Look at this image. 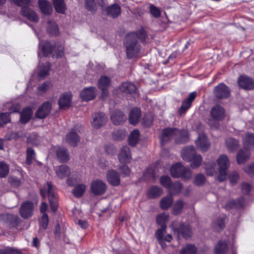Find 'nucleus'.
<instances>
[{
  "instance_id": "5701e85b",
  "label": "nucleus",
  "mask_w": 254,
  "mask_h": 254,
  "mask_svg": "<svg viewBox=\"0 0 254 254\" xmlns=\"http://www.w3.org/2000/svg\"><path fill=\"white\" fill-rule=\"evenodd\" d=\"M119 161L122 163H127L131 160V154L129 148L127 146H124L121 150L118 156Z\"/></svg>"
},
{
  "instance_id": "c85d7f7f",
  "label": "nucleus",
  "mask_w": 254,
  "mask_h": 254,
  "mask_svg": "<svg viewBox=\"0 0 254 254\" xmlns=\"http://www.w3.org/2000/svg\"><path fill=\"white\" fill-rule=\"evenodd\" d=\"M39 6L41 12L45 14H51L53 12V8L51 3L47 0H39Z\"/></svg>"
},
{
  "instance_id": "6e6552de",
  "label": "nucleus",
  "mask_w": 254,
  "mask_h": 254,
  "mask_svg": "<svg viewBox=\"0 0 254 254\" xmlns=\"http://www.w3.org/2000/svg\"><path fill=\"white\" fill-rule=\"evenodd\" d=\"M5 110H8L9 113L6 112L0 114V126H2L10 121L9 113L18 112L20 110V105L18 104H14L11 102L7 103L4 105Z\"/></svg>"
},
{
  "instance_id": "e433bc0d",
  "label": "nucleus",
  "mask_w": 254,
  "mask_h": 254,
  "mask_svg": "<svg viewBox=\"0 0 254 254\" xmlns=\"http://www.w3.org/2000/svg\"><path fill=\"white\" fill-rule=\"evenodd\" d=\"M51 68L50 63L47 62L45 65L40 64L38 67V75L40 77H44L48 75Z\"/></svg>"
},
{
  "instance_id": "412c9836",
  "label": "nucleus",
  "mask_w": 254,
  "mask_h": 254,
  "mask_svg": "<svg viewBox=\"0 0 254 254\" xmlns=\"http://www.w3.org/2000/svg\"><path fill=\"white\" fill-rule=\"evenodd\" d=\"M71 95L70 93H64L60 96L58 104L60 109H65L70 106Z\"/></svg>"
},
{
  "instance_id": "c03bdc74",
  "label": "nucleus",
  "mask_w": 254,
  "mask_h": 254,
  "mask_svg": "<svg viewBox=\"0 0 254 254\" xmlns=\"http://www.w3.org/2000/svg\"><path fill=\"white\" fill-rule=\"evenodd\" d=\"M184 205V202L182 200H177L174 204L172 209V213L175 215L180 214L182 211Z\"/></svg>"
},
{
  "instance_id": "bf43d9fd",
  "label": "nucleus",
  "mask_w": 254,
  "mask_h": 254,
  "mask_svg": "<svg viewBox=\"0 0 254 254\" xmlns=\"http://www.w3.org/2000/svg\"><path fill=\"white\" fill-rule=\"evenodd\" d=\"M49 218L48 215L44 213L40 220V227L45 230L47 229L48 225Z\"/></svg>"
},
{
  "instance_id": "c9c22d12",
  "label": "nucleus",
  "mask_w": 254,
  "mask_h": 254,
  "mask_svg": "<svg viewBox=\"0 0 254 254\" xmlns=\"http://www.w3.org/2000/svg\"><path fill=\"white\" fill-rule=\"evenodd\" d=\"M163 192L162 189L157 186H153L150 188L147 192V196L149 198H155L159 197Z\"/></svg>"
},
{
  "instance_id": "cd10ccee",
  "label": "nucleus",
  "mask_w": 254,
  "mask_h": 254,
  "mask_svg": "<svg viewBox=\"0 0 254 254\" xmlns=\"http://www.w3.org/2000/svg\"><path fill=\"white\" fill-rule=\"evenodd\" d=\"M120 90L127 94H134L137 95V89L135 86L130 82H125L120 86Z\"/></svg>"
},
{
  "instance_id": "ddd939ff",
  "label": "nucleus",
  "mask_w": 254,
  "mask_h": 254,
  "mask_svg": "<svg viewBox=\"0 0 254 254\" xmlns=\"http://www.w3.org/2000/svg\"><path fill=\"white\" fill-rule=\"evenodd\" d=\"M80 97L83 101H88L93 99L96 95L95 87H89L84 88L80 92Z\"/></svg>"
},
{
  "instance_id": "1a4fd4ad",
  "label": "nucleus",
  "mask_w": 254,
  "mask_h": 254,
  "mask_svg": "<svg viewBox=\"0 0 254 254\" xmlns=\"http://www.w3.org/2000/svg\"><path fill=\"white\" fill-rule=\"evenodd\" d=\"M195 145L198 149L203 152L207 151L210 147V143L205 134H200L195 140Z\"/></svg>"
},
{
  "instance_id": "aec40b11",
  "label": "nucleus",
  "mask_w": 254,
  "mask_h": 254,
  "mask_svg": "<svg viewBox=\"0 0 254 254\" xmlns=\"http://www.w3.org/2000/svg\"><path fill=\"white\" fill-rule=\"evenodd\" d=\"M52 105L49 102H46L38 108L36 116L39 119H43L45 118L51 111Z\"/></svg>"
},
{
  "instance_id": "393cba45",
  "label": "nucleus",
  "mask_w": 254,
  "mask_h": 254,
  "mask_svg": "<svg viewBox=\"0 0 254 254\" xmlns=\"http://www.w3.org/2000/svg\"><path fill=\"white\" fill-rule=\"evenodd\" d=\"M111 119L115 125H120L127 120V117L120 111H115L111 116Z\"/></svg>"
},
{
  "instance_id": "f8f14e48",
  "label": "nucleus",
  "mask_w": 254,
  "mask_h": 254,
  "mask_svg": "<svg viewBox=\"0 0 254 254\" xmlns=\"http://www.w3.org/2000/svg\"><path fill=\"white\" fill-rule=\"evenodd\" d=\"M34 205L30 201H26L21 206L19 212L22 217L28 218L31 217L33 214Z\"/></svg>"
},
{
  "instance_id": "dca6fc26",
  "label": "nucleus",
  "mask_w": 254,
  "mask_h": 254,
  "mask_svg": "<svg viewBox=\"0 0 254 254\" xmlns=\"http://www.w3.org/2000/svg\"><path fill=\"white\" fill-rule=\"evenodd\" d=\"M196 93L192 92L190 93L188 97L184 100L182 103L181 107L180 109V113L184 114L190 108L192 102L196 97Z\"/></svg>"
},
{
  "instance_id": "69168bd1",
  "label": "nucleus",
  "mask_w": 254,
  "mask_h": 254,
  "mask_svg": "<svg viewBox=\"0 0 254 254\" xmlns=\"http://www.w3.org/2000/svg\"><path fill=\"white\" fill-rule=\"evenodd\" d=\"M230 183L232 185H235L239 179V176L236 172H232L229 176Z\"/></svg>"
},
{
  "instance_id": "09e8293b",
  "label": "nucleus",
  "mask_w": 254,
  "mask_h": 254,
  "mask_svg": "<svg viewBox=\"0 0 254 254\" xmlns=\"http://www.w3.org/2000/svg\"><path fill=\"white\" fill-rule=\"evenodd\" d=\"M204 164L207 175L212 176L215 172L214 162L213 161L205 162Z\"/></svg>"
},
{
  "instance_id": "4d7b16f0",
  "label": "nucleus",
  "mask_w": 254,
  "mask_h": 254,
  "mask_svg": "<svg viewBox=\"0 0 254 254\" xmlns=\"http://www.w3.org/2000/svg\"><path fill=\"white\" fill-rule=\"evenodd\" d=\"M97 3L94 0H85V5L87 10L93 11L95 10Z\"/></svg>"
},
{
  "instance_id": "6ab92c4d",
  "label": "nucleus",
  "mask_w": 254,
  "mask_h": 254,
  "mask_svg": "<svg viewBox=\"0 0 254 254\" xmlns=\"http://www.w3.org/2000/svg\"><path fill=\"white\" fill-rule=\"evenodd\" d=\"M110 83V79L107 76L101 77L98 80V87L103 91L102 97L104 99L108 95L107 89L108 88Z\"/></svg>"
},
{
  "instance_id": "5fc2aeb1",
  "label": "nucleus",
  "mask_w": 254,
  "mask_h": 254,
  "mask_svg": "<svg viewBox=\"0 0 254 254\" xmlns=\"http://www.w3.org/2000/svg\"><path fill=\"white\" fill-rule=\"evenodd\" d=\"M160 184L164 187L169 189V187L172 183L171 178L167 176H163L160 179Z\"/></svg>"
},
{
  "instance_id": "9b49d317",
  "label": "nucleus",
  "mask_w": 254,
  "mask_h": 254,
  "mask_svg": "<svg viewBox=\"0 0 254 254\" xmlns=\"http://www.w3.org/2000/svg\"><path fill=\"white\" fill-rule=\"evenodd\" d=\"M106 189V185L102 181L95 180L91 184V190L95 195H101L104 193Z\"/></svg>"
},
{
  "instance_id": "473e14b6",
  "label": "nucleus",
  "mask_w": 254,
  "mask_h": 254,
  "mask_svg": "<svg viewBox=\"0 0 254 254\" xmlns=\"http://www.w3.org/2000/svg\"><path fill=\"white\" fill-rule=\"evenodd\" d=\"M66 141L72 146H75L79 141V137L73 130H71L66 136Z\"/></svg>"
},
{
  "instance_id": "2eb2a0df",
  "label": "nucleus",
  "mask_w": 254,
  "mask_h": 254,
  "mask_svg": "<svg viewBox=\"0 0 254 254\" xmlns=\"http://www.w3.org/2000/svg\"><path fill=\"white\" fill-rule=\"evenodd\" d=\"M240 87L246 90H252L254 88V82L253 79L247 76H240L238 79Z\"/></svg>"
},
{
  "instance_id": "f03ea898",
  "label": "nucleus",
  "mask_w": 254,
  "mask_h": 254,
  "mask_svg": "<svg viewBox=\"0 0 254 254\" xmlns=\"http://www.w3.org/2000/svg\"><path fill=\"white\" fill-rule=\"evenodd\" d=\"M171 139H174L179 143L186 142L189 139L188 133L186 130L180 131L175 128H166L162 132L161 143L165 144Z\"/></svg>"
},
{
  "instance_id": "9d476101",
  "label": "nucleus",
  "mask_w": 254,
  "mask_h": 254,
  "mask_svg": "<svg viewBox=\"0 0 254 254\" xmlns=\"http://www.w3.org/2000/svg\"><path fill=\"white\" fill-rule=\"evenodd\" d=\"M214 94L217 98H226L230 96V91L226 85L223 83H220L214 88Z\"/></svg>"
},
{
  "instance_id": "a211bd4d",
  "label": "nucleus",
  "mask_w": 254,
  "mask_h": 254,
  "mask_svg": "<svg viewBox=\"0 0 254 254\" xmlns=\"http://www.w3.org/2000/svg\"><path fill=\"white\" fill-rule=\"evenodd\" d=\"M173 224L172 226L173 228V230L178 233L179 235H182V236L187 239L190 238L192 235V231L190 226L189 224H181L180 228L178 229H175L173 227Z\"/></svg>"
},
{
  "instance_id": "603ef678",
  "label": "nucleus",
  "mask_w": 254,
  "mask_h": 254,
  "mask_svg": "<svg viewBox=\"0 0 254 254\" xmlns=\"http://www.w3.org/2000/svg\"><path fill=\"white\" fill-rule=\"evenodd\" d=\"M35 156L34 150L32 148L28 147L27 149L26 163L28 165L31 164Z\"/></svg>"
},
{
  "instance_id": "338daca9",
  "label": "nucleus",
  "mask_w": 254,
  "mask_h": 254,
  "mask_svg": "<svg viewBox=\"0 0 254 254\" xmlns=\"http://www.w3.org/2000/svg\"><path fill=\"white\" fill-rule=\"evenodd\" d=\"M37 135L35 133H33L27 137V141L28 143H30L33 144H36L37 143Z\"/></svg>"
},
{
  "instance_id": "37998d69",
  "label": "nucleus",
  "mask_w": 254,
  "mask_h": 254,
  "mask_svg": "<svg viewBox=\"0 0 254 254\" xmlns=\"http://www.w3.org/2000/svg\"><path fill=\"white\" fill-rule=\"evenodd\" d=\"M139 136V132L137 129H134L130 134L128 137V143L132 146H134L137 143Z\"/></svg>"
},
{
  "instance_id": "49530a36",
  "label": "nucleus",
  "mask_w": 254,
  "mask_h": 254,
  "mask_svg": "<svg viewBox=\"0 0 254 254\" xmlns=\"http://www.w3.org/2000/svg\"><path fill=\"white\" fill-rule=\"evenodd\" d=\"M166 226H163L156 232V236L162 247H164V234L166 232Z\"/></svg>"
},
{
  "instance_id": "58836bf2",
  "label": "nucleus",
  "mask_w": 254,
  "mask_h": 254,
  "mask_svg": "<svg viewBox=\"0 0 254 254\" xmlns=\"http://www.w3.org/2000/svg\"><path fill=\"white\" fill-rule=\"evenodd\" d=\"M244 204V198L241 197L238 201L231 200L225 205V208L229 209L233 207L239 208L243 207Z\"/></svg>"
},
{
  "instance_id": "864d4df0",
  "label": "nucleus",
  "mask_w": 254,
  "mask_h": 254,
  "mask_svg": "<svg viewBox=\"0 0 254 254\" xmlns=\"http://www.w3.org/2000/svg\"><path fill=\"white\" fill-rule=\"evenodd\" d=\"M205 182V176L201 174H198L196 175L193 180V183L194 185L196 186H201Z\"/></svg>"
},
{
  "instance_id": "f704fd0d",
  "label": "nucleus",
  "mask_w": 254,
  "mask_h": 254,
  "mask_svg": "<svg viewBox=\"0 0 254 254\" xmlns=\"http://www.w3.org/2000/svg\"><path fill=\"white\" fill-rule=\"evenodd\" d=\"M53 4L56 11L59 13H64L66 7L64 0H53Z\"/></svg>"
},
{
  "instance_id": "7ed1b4c3",
  "label": "nucleus",
  "mask_w": 254,
  "mask_h": 254,
  "mask_svg": "<svg viewBox=\"0 0 254 254\" xmlns=\"http://www.w3.org/2000/svg\"><path fill=\"white\" fill-rule=\"evenodd\" d=\"M181 156L184 160L191 162L190 167L193 169L198 167L202 161L201 156L196 153L195 148L192 146L184 148Z\"/></svg>"
},
{
  "instance_id": "e2e57ef3",
  "label": "nucleus",
  "mask_w": 254,
  "mask_h": 254,
  "mask_svg": "<svg viewBox=\"0 0 254 254\" xmlns=\"http://www.w3.org/2000/svg\"><path fill=\"white\" fill-rule=\"evenodd\" d=\"M48 30L51 34H56L58 32V28L57 24L55 23H49Z\"/></svg>"
},
{
  "instance_id": "20e7f679",
  "label": "nucleus",
  "mask_w": 254,
  "mask_h": 254,
  "mask_svg": "<svg viewBox=\"0 0 254 254\" xmlns=\"http://www.w3.org/2000/svg\"><path fill=\"white\" fill-rule=\"evenodd\" d=\"M13 1L16 5L22 7L21 12L23 16L34 22H38L39 18L36 13L28 7L30 5V0H13Z\"/></svg>"
},
{
  "instance_id": "f257e3e1",
  "label": "nucleus",
  "mask_w": 254,
  "mask_h": 254,
  "mask_svg": "<svg viewBox=\"0 0 254 254\" xmlns=\"http://www.w3.org/2000/svg\"><path fill=\"white\" fill-rule=\"evenodd\" d=\"M146 34L145 30L141 28L137 32H131L127 34L125 40L126 47L127 56L128 59L136 57L140 50V46L137 42V39L142 42L145 41Z\"/></svg>"
},
{
  "instance_id": "a878e982",
  "label": "nucleus",
  "mask_w": 254,
  "mask_h": 254,
  "mask_svg": "<svg viewBox=\"0 0 254 254\" xmlns=\"http://www.w3.org/2000/svg\"><path fill=\"white\" fill-rule=\"evenodd\" d=\"M244 149L249 150L254 146V134L247 133L243 138Z\"/></svg>"
},
{
  "instance_id": "f3484780",
  "label": "nucleus",
  "mask_w": 254,
  "mask_h": 254,
  "mask_svg": "<svg viewBox=\"0 0 254 254\" xmlns=\"http://www.w3.org/2000/svg\"><path fill=\"white\" fill-rule=\"evenodd\" d=\"M106 178L108 182L112 186H117L120 184V176L115 170L108 171L106 175Z\"/></svg>"
},
{
  "instance_id": "4be33fe9",
  "label": "nucleus",
  "mask_w": 254,
  "mask_h": 254,
  "mask_svg": "<svg viewBox=\"0 0 254 254\" xmlns=\"http://www.w3.org/2000/svg\"><path fill=\"white\" fill-rule=\"evenodd\" d=\"M107 121V117L103 113L95 114L91 124L93 127L98 128L103 126Z\"/></svg>"
},
{
  "instance_id": "4c0bfd02",
  "label": "nucleus",
  "mask_w": 254,
  "mask_h": 254,
  "mask_svg": "<svg viewBox=\"0 0 254 254\" xmlns=\"http://www.w3.org/2000/svg\"><path fill=\"white\" fill-rule=\"evenodd\" d=\"M225 144L228 150L231 152L236 150L239 146L238 141L233 138H227L226 140Z\"/></svg>"
},
{
  "instance_id": "de8ad7c7",
  "label": "nucleus",
  "mask_w": 254,
  "mask_h": 254,
  "mask_svg": "<svg viewBox=\"0 0 254 254\" xmlns=\"http://www.w3.org/2000/svg\"><path fill=\"white\" fill-rule=\"evenodd\" d=\"M86 190V186L83 184L76 186L72 190V193L75 197H80L83 195Z\"/></svg>"
},
{
  "instance_id": "a19ab883",
  "label": "nucleus",
  "mask_w": 254,
  "mask_h": 254,
  "mask_svg": "<svg viewBox=\"0 0 254 254\" xmlns=\"http://www.w3.org/2000/svg\"><path fill=\"white\" fill-rule=\"evenodd\" d=\"M183 188V185L180 182L172 183L168 191L170 194H177L179 193Z\"/></svg>"
},
{
  "instance_id": "39448f33",
  "label": "nucleus",
  "mask_w": 254,
  "mask_h": 254,
  "mask_svg": "<svg viewBox=\"0 0 254 254\" xmlns=\"http://www.w3.org/2000/svg\"><path fill=\"white\" fill-rule=\"evenodd\" d=\"M41 195L45 197L47 193L49 196L51 208L54 212L57 211L58 208V198L57 194L54 191V187L50 183H47L44 187L41 189Z\"/></svg>"
},
{
  "instance_id": "7c9ffc66",
  "label": "nucleus",
  "mask_w": 254,
  "mask_h": 254,
  "mask_svg": "<svg viewBox=\"0 0 254 254\" xmlns=\"http://www.w3.org/2000/svg\"><path fill=\"white\" fill-rule=\"evenodd\" d=\"M141 116V112L137 108L132 109L129 115V121L132 125H135L138 123Z\"/></svg>"
},
{
  "instance_id": "bb28decb",
  "label": "nucleus",
  "mask_w": 254,
  "mask_h": 254,
  "mask_svg": "<svg viewBox=\"0 0 254 254\" xmlns=\"http://www.w3.org/2000/svg\"><path fill=\"white\" fill-rule=\"evenodd\" d=\"M106 11L107 15L115 18L120 14L121 12V7L119 4L115 3L107 7Z\"/></svg>"
},
{
  "instance_id": "2f4dec72",
  "label": "nucleus",
  "mask_w": 254,
  "mask_h": 254,
  "mask_svg": "<svg viewBox=\"0 0 254 254\" xmlns=\"http://www.w3.org/2000/svg\"><path fill=\"white\" fill-rule=\"evenodd\" d=\"M173 197L171 194H169L163 197L160 201V207L163 210H167L169 208L173 202Z\"/></svg>"
},
{
  "instance_id": "79ce46f5",
  "label": "nucleus",
  "mask_w": 254,
  "mask_h": 254,
  "mask_svg": "<svg viewBox=\"0 0 254 254\" xmlns=\"http://www.w3.org/2000/svg\"><path fill=\"white\" fill-rule=\"evenodd\" d=\"M57 155L62 162H66L68 160V154L64 148L60 147L57 151Z\"/></svg>"
},
{
  "instance_id": "c756f323",
  "label": "nucleus",
  "mask_w": 254,
  "mask_h": 254,
  "mask_svg": "<svg viewBox=\"0 0 254 254\" xmlns=\"http://www.w3.org/2000/svg\"><path fill=\"white\" fill-rule=\"evenodd\" d=\"M249 151L245 149H241L237 153L236 156L237 162L238 164H243L246 163L250 157Z\"/></svg>"
},
{
  "instance_id": "0e129e2a",
  "label": "nucleus",
  "mask_w": 254,
  "mask_h": 254,
  "mask_svg": "<svg viewBox=\"0 0 254 254\" xmlns=\"http://www.w3.org/2000/svg\"><path fill=\"white\" fill-rule=\"evenodd\" d=\"M119 170L123 177L127 176L130 174V171L128 166L123 165L120 166Z\"/></svg>"
},
{
  "instance_id": "8fccbe9b",
  "label": "nucleus",
  "mask_w": 254,
  "mask_h": 254,
  "mask_svg": "<svg viewBox=\"0 0 254 254\" xmlns=\"http://www.w3.org/2000/svg\"><path fill=\"white\" fill-rule=\"evenodd\" d=\"M196 249L193 245H188L181 251V254H195Z\"/></svg>"
},
{
  "instance_id": "0eeeda50",
  "label": "nucleus",
  "mask_w": 254,
  "mask_h": 254,
  "mask_svg": "<svg viewBox=\"0 0 254 254\" xmlns=\"http://www.w3.org/2000/svg\"><path fill=\"white\" fill-rule=\"evenodd\" d=\"M217 163L219 166L217 179L219 182H222L227 178V171L230 166L229 160L226 155L221 154L217 159Z\"/></svg>"
},
{
  "instance_id": "b1692460",
  "label": "nucleus",
  "mask_w": 254,
  "mask_h": 254,
  "mask_svg": "<svg viewBox=\"0 0 254 254\" xmlns=\"http://www.w3.org/2000/svg\"><path fill=\"white\" fill-rule=\"evenodd\" d=\"M57 177L60 179H63L68 176L70 174L69 167L65 165H62L56 167L55 169Z\"/></svg>"
},
{
  "instance_id": "423d86ee",
  "label": "nucleus",
  "mask_w": 254,
  "mask_h": 254,
  "mask_svg": "<svg viewBox=\"0 0 254 254\" xmlns=\"http://www.w3.org/2000/svg\"><path fill=\"white\" fill-rule=\"evenodd\" d=\"M170 173L174 178H182L186 180L190 179L192 176L190 169L183 166L180 163H176L172 166L170 169Z\"/></svg>"
},
{
  "instance_id": "774afa93",
  "label": "nucleus",
  "mask_w": 254,
  "mask_h": 254,
  "mask_svg": "<svg viewBox=\"0 0 254 254\" xmlns=\"http://www.w3.org/2000/svg\"><path fill=\"white\" fill-rule=\"evenodd\" d=\"M252 189V186L248 183H243L242 185V190L244 193H248Z\"/></svg>"
},
{
  "instance_id": "052dcab7",
  "label": "nucleus",
  "mask_w": 254,
  "mask_h": 254,
  "mask_svg": "<svg viewBox=\"0 0 254 254\" xmlns=\"http://www.w3.org/2000/svg\"><path fill=\"white\" fill-rule=\"evenodd\" d=\"M8 182L13 187H18L21 185V181L16 176H10L8 178Z\"/></svg>"
},
{
  "instance_id": "4468645a",
  "label": "nucleus",
  "mask_w": 254,
  "mask_h": 254,
  "mask_svg": "<svg viewBox=\"0 0 254 254\" xmlns=\"http://www.w3.org/2000/svg\"><path fill=\"white\" fill-rule=\"evenodd\" d=\"M210 115L214 120L219 121L224 119L225 111L222 107L217 105L211 108Z\"/></svg>"
},
{
  "instance_id": "13d9d810",
  "label": "nucleus",
  "mask_w": 254,
  "mask_h": 254,
  "mask_svg": "<svg viewBox=\"0 0 254 254\" xmlns=\"http://www.w3.org/2000/svg\"><path fill=\"white\" fill-rule=\"evenodd\" d=\"M42 49L43 54L46 56H49L53 51V47L48 42L45 43L44 45L42 46Z\"/></svg>"
},
{
  "instance_id": "ea45409f",
  "label": "nucleus",
  "mask_w": 254,
  "mask_h": 254,
  "mask_svg": "<svg viewBox=\"0 0 254 254\" xmlns=\"http://www.w3.org/2000/svg\"><path fill=\"white\" fill-rule=\"evenodd\" d=\"M227 250V243L226 242L220 241L215 247V254H226Z\"/></svg>"
},
{
  "instance_id": "a18cd8bd",
  "label": "nucleus",
  "mask_w": 254,
  "mask_h": 254,
  "mask_svg": "<svg viewBox=\"0 0 254 254\" xmlns=\"http://www.w3.org/2000/svg\"><path fill=\"white\" fill-rule=\"evenodd\" d=\"M169 220V215L166 213H162L156 217V222L161 227L166 226V223Z\"/></svg>"
},
{
  "instance_id": "6e6d98bb",
  "label": "nucleus",
  "mask_w": 254,
  "mask_h": 254,
  "mask_svg": "<svg viewBox=\"0 0 254 254\" xmlns=\"http://www.w3.org/2000/svg\"><path fill=\"white\" fill-rule=\"evenodd\" d=\"M149 10L152 16L155 18H158L161 15V11L159 8L155 6L153 4H150Z\"/></svg>"
},
{
  "instance_id": "3c124183",
  "label": "nucleus",
  "mask_w": 254,
  "mask_h": 254,
  "mask_svg": "<svg viewBox=\"0 0 254 254\" xmlns=\"http://www.w3.org/2000/svg\"><path fill=\"white\" fill-rule=\"evenodd\" d=\"M9 173V167L3 162H0V178H5Z\"/></svg>"
},
{
  "instance_id": "72a5a7b5",
  "label": "nucleus",
  "mask_w": 254,
  "mask_h": 254,
  "mask_svg": "<svg viewBox=\"0 0 254 254\" xmlns=\"http://www.w3.org/2000/svg\"><path fill=\"white\" fill-rule=\"evenodd\" d=\"M33 112L30 108H26L23 109L20 114V122L26 124L31 119Z\"/></svg>"
},
{
  "instance_id": "680f3d73",
  "label": "nucleus",
  "mask_w": 254,
  "mask_h": 254,
  "mask_svg": "<svg viewBox=\"0 0 254 254\" xmlns=\"http://www.w3.org/2000/svg\"><path fill=\"white\" fill-rule=\"evenodd\" d=\"M225 226L223 218L218 219L214 224V228L216 231H219L224 228Z\"/></svg>"
}]
</instances>
